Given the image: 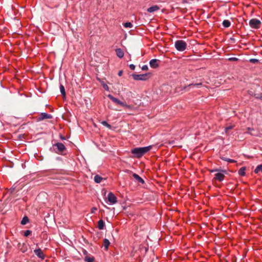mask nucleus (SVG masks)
Masks as SVG:
<instances>
[{
    "instance_id": "1",
    "label": "nucleus",
    "mask_w": 262,
    "mask_h": 262,
    "mask_svg": "<svg viewBox=\"0 0 262 262\" xmlns=\"http://www.w3.org/2000/svg\"><path fill=\"white\" fill-rule=\"evenodd\" d=\"M152 148L151 146H148L143 147H137L132 149V153L137 158H140L144 154L148 152Z\"/></svg>"
},
{
    "instance_id": "2",
    "label": "nucleus",
    "mask_w": 262,
    "mask_h": 262,
    "mask_svg": "<svg viewBox=\"0 0 262 262\" xmlns=\"http://www.w3.org/2000/svg\"><path fill=\"white\" fill-rule=\"evenodd\" d=\"M132 76L135 80L145 81L150 78V73H148L143 74H133Z\"/></svg>"
},
{
    "instance_id": "3",
    "label": "nucleus",
    "mask_w": 262,
    "mask_h": 262,
    "mask_svg": "<svg viewBox=\"0 0 262 262\" xmlns=\"http://www.w3.org/2000/svg\"><path fill=\"white\" fill-rule=\"evenodd\" d=\"M53 147H56L57 150H55V152L58 154L65 155L64 152L66 150V146L62 143L58 142L56 144H53Z\"/></svg>"
},
{
    "instance_id": "4",
    "label": "nucleus",
    "mask_w": 262,
    "mask_h": 262,
    "mask_svg": "<svg viewBox=\"0 0 262 262\" xmlns=\"http://www.w3.org/2000/svg\"><path fill=\"white\" fill-rule=\"evenodd\" d=\"M261 21L257 19H251L249 21V25L252 28L258 29L260 27Z\"/></svg>"
},
{
    "instance_id": "5",
    "label": "nucleus",
    "mask_w": 262,
    "mask_h": 262,
    "mask_svg": "<svg viewBox=\"0 0 262 262\" xmlns=\"http://www.w3.org/2000/svg\"><path fill=\"white\" fill-rule=\"evenodd\" d=\"M108 201L111 204H114L117 203V199L114 193L112 192H109L107 195Z\"/></svg>"
},
{
    "instance_id": "6",
    "label": "nucleus",
    "mask_w": 262,
    "mask_h": 262,
    "mask_svg": "<svg viewBox=\"0 0 262 262\" xmlns=\"http://www.w3.org/2000/svg\"><path fill=\"white\" fill-rule=\"evenodd\" d=\"M34 252L35 254V255L41 259L43 260L45 259V255L44 254L41 249L38 248L37 249H35L34 250Z\"/></svg>"
},
{
    "instance_id": "7",
    "label": "nucleus",
    "mask_w": 262,
    "mask_h": 262,
    "mask_svg": "<svg viewBox=\"0 0 262 262\" xmlns=\"http://www.w3.org/2000/svg\"><path fill=\"white\" fill-rule=\"evenodd\" d=\"M52 118V116L50 114H48L46 113H42L40 114L38 118H37V121H41L45 119H51Z\"/></svg>"
},
{
    "instance_id": "8",
    "label": "nucleus",
    "mask_w": 262,
    "mask_h": 262,
    "mask_svg": "<svg viewBox=\"0 0 262 262\" xmlns=\"http://www.w3.org/2000/svg\"><path fill=\"white\" fill-rule=\"evenodd\" d=\"M160 60L157 59H152L149 61L150 67L152 68H157L159 66Z\"/></svg>"
},
{
    "instance_id": "9",
    "label": "nucleus",
    "mask_w": 262,
    "mask_h": 262,
    "mask_svg": "<svg viewBox=\"0 0 262 262\" xmlns=\"http://www.w3.org/2000/svg\"><path fill=\"white\" fill-rule=\"evenodd\" d=\"M188 40L187 41L181 40V52L190 49V45H188Z\"/></svg>"
},
{
    "instance_id": "10",
    "label": "nucleus",
    "mask_w": 262,
    "mask_h": 262,
    "mask_svg": "<svg viewBox=\"0 0 262 262\" xmlns=\"http://www.w3.org/2000/svg\"><path fill=\"white\" fill-rule=\"evenodd\" d=\"M107 97L112 100L114 103H115L119 105H124V102L121 101L120 100H119L118 98H116L114 97L113 96H112L111 94L108 95Z\"/></svg>"
},
{
    "instance_id": "11",
    "label": "nucleus",
    "mask_w": 262,
    "mask_h": 262,
    "mask_svg": "<svg viewBox=\"0 0 262 262\" xmlns=\"http://www.w3.org/2000/svg\"><path fill=\"white\" fill-rule=\"evenodd\" d=\"M160 9V7L157 5H155L148 8L147 10L148 12L152 13L155 11H158Z\"/></svg>"
},
{
    "instance_id": "12",
    "label": "nucleus",
    "mask_w": 262,
    "mask_h": 262,
    "mask_svg": "<svg viewBox=\"0 0 262 262\" xmlns=\"http://www.w3.org/2000/svg\"><path fill=\"white\" fill-rule=\"evenodd\" d=\"M117 56L119 58H122L124 56V52L123 50L120 48L117 49L115 50Z\"/></svg>"
},
{
    "instance_id": "13",
    "label": "nucleus",
    "mask_w": 262,
    "mask_h": 262,
    "mask_svg": "<svg viewBox=\"0 0 262 262\" xmlns=\"http://www.w3.org/2000/svg\"><path fill=\"white\" fill-rule=\"evenodd\" d=\"M133 177L137 180V182L141 183V184H144V181L142 178H141L139 175L134 173L133 174Z\"/></svg>"
},
{
    "instance_id": "14",
    "label": "nucleus",
    "mask_w": 262,
    "mask_h": 262,
    "mask_svg": "<svg viewBox=\"0 0 262 262\" xmlns=\"http://www.w3.org/2000/svg\"><path fill=\"white\" fill-rule=\"evenodd\" d=\"M225 178L224 174L221 173H217L215 174V179L219 181H222Z\"/></svg>"
},
{
    "instance_id": "15",
    "label": "nucleus",
    "mask_w": 262,
    "mask_h": 262,
    "mask_svg": "<svg viewBox=\"0 0 262 262\" xmlns=\"http://www.w3.org/2000/svg\"><path fill=\"white\" fill-rule=\"evenodd\" d=\"M110 244V242L108 239L105 238L103 241V246L106 251L108 250V246Z\"/></svg>"
},
{
    "instance_id": "16",
    "label": "nucleus",
    "mask_w": 262,
    "mask_h": 262,
    "mask_svg": "<svg viewBox=\"0 0 262 262\" xmlns=\"http://www.w3.org/2000/svg\"><path fill=\"white\" fill-rule=\"evenodd\" d=\"M104 222L102 220H100L98 222V227L100 230H102L104 227Z\"/></svg>"
},
{
    "instance_id": "17",
    "label": "nucleus",
    "mask_w": 262,
    "mask_h": 262,
    "mask_svg": "<svg viewBox=\"0 0 262 262\" xmlns=\"http://www.w3.org/2000/svg\"><path fill=\"white\" fill-rule=\"evenodd\" d=\"M245 170H246L245 167H242V168H241L239 169L238 172L239 175H240L241 176H245L246 174Z\"/></svg>"
},
{
    "instance_id": "18",
    "label": "nucleus",
    "mask_w": 262,
    "mask_h": 262,
    "mask_svg": "<svg viewBox=\"0 0 262 262\" xmlns=\"http://www.w3.org/2000/svg\"><path fill=\"white\" fill-rule=\"evenodd\" d=\"M102 179L103 178L99 175H96L94 177V181L97 183H100Z\"/></svg>"
},
{
    "instance_id": "19",
    "label": "nucleus",
    "mask_w": 262,
    "mask_h": 262,
    "mask_svg": "<svg viewBox=\"0 0 262 262\" xmlns=\"http://www.w3.org/2000/svg\"><path fill=\"white\" fill-rule=\"evenodd\" d=\"M260 172L262 173V164H259L257 165L254 170V172L255 173H258Z\"/></svg>"
},
{
    "instance_id": "20",
    "label": "nucleus",
    "mask_w": 262,
    "mask_h": 262,
    "mask_svg": "<svg viewBox=\"0 0 262 262\" xmlns=\"http://www.w3.org/2000/svg\"><path fill=\"white\" fill-rule=\"evenodd\" d=\"M59 88L61 95L64 97L66 96V91L64 86L62 84H60Z\"/></svg>"
},
{
    "instance_id": "21",
    "label": "nucleus",
    "mask_w": 262,
    "mask_h": 262,
    "mask_svg": "<svg viewBox=\"0 0 262 262\" xmlns=\"http://www.w3.org/2000/svg\"><path fill=\"white\" fill-rule=\"evenodd\" d=\"M223 26L225 28H228L230 26L231 23L228 20H224L222 23Z\"/></svg>"
},
{
    "instance_id": "22",
    "label": "nucleus",
    "mask_w": 262,
    "mask_h": 262,
    "mask_svg": "<svg viewBox=\"0 0 262 262\" xmlns=\"http://www.w3.org/2000/svg\"><path fill=\"white\" fill-rule=\"evenodd\" d=\"M84 260L86 262H93L94 260V257H89L88 256H85L84 258Z\"/></svg>"
},
{
    "instance_id": "23",
    "label": "nucleus",
    "mask_w": 262,
    "mask_h": 262,
    "mask_svg": "<svg viewBox=\"0 0 262 262\" xmlns=\"http://www.w3.org/2000/svg\"><path fill=\"white\" fill-rule=\"evenodd\" d=\"M221 159L224 161H227L230 163H235L236 161L234 160L230 159L229 158H227L226 157H222L221 158Z\"/></svg>"
},
{
    "instance_id": "24",
    "label": "nucleus",
    "mask_w": 262,
    "mask_h": 262,
    "mask_svg": "<svg viewBox=\"0 0 262 262\" xmlns=\"http://www.w3.org/2000/svg\"><path fill=\"white\" fill-rule=\"evenodd\" d=\"M101 123L110 129L112 128V126L105 121H102Z\"/></svg>"
},
{
    "instance_id": "25",
    "label": "nucleus",
    "mask_w": 262,
    "mask_h": 262,
    "mask_svg": "<svg viewBox=\"0 0 262 262\" xmlns=\"http://www.w3.org/2000/svg\"><path fill=\"white\" fill-rule=\"evenodd\" d=\"M28 222H29L28 217L27 216H24L21 221V224L22 225H25Z\"/></svg>"
},
{
    "instance_id": "26",
    "label": "nucleus",
    "mask_w": 262,
    "mask_h": 262,
    "mask_svg": "<svg viewBox=\"0 0 262 262\" xmlns=\"http://www.w3.org/2000/svg\"><path fill=\"white\" fill-rule=\"evenodd\" d=\"M202 85V83H195V84H189L188 85H187V88H190V87H191V86H199L200 85ZM187 88V87L186 86H184V89H186Z\"/></svg>"
},
{
    "instance_id": "27",
    "label": "nucleus",
    "mask_w": 262,
    "mask_h": 262,
    "mask_svg": "<svg viewBox=\"0 0 262 262\" xmlns=\"http://www.w3.org/2000/svg\"><path fill=\"white\" fill-rule=\"evenodd\" d=\"M175 47L178 51H180V40H178L176 42Z\"/></svg>"
},
{
    "instance_id": "28",
    "label": "nucleus",
    "mask_w": 262,
    "mask_h": 262,
    "mask_svg": "<svg viewBox=\"0 0 262 262\" xmlns=\"http://www.w3.org/2000/svg\"><path fill=\"white\" fill-rule=\"evenodd\" d=\"M123 26L125 28H132L133 26V24L130 22H126V23H124Z\"/></svg>"
},
{
    "instance_id": "29",
    "label": "nucleus",
    "mask_w": 262,
    "mask_h": 262,
    "mask_svg": "<svg viewBox=\"0 0 262 262\" xmlns=\"http://www.w3.org/2000/svg\"><path fill=\"white\" fill-rule=\"evenodd\" d=\"M254 96L256 98L262 100V93H256Z\"/></svg>"
},
{
    "instance_id": "30",
    "label": "nucleus",
    "mask_w": 262,
    "mask_h": 262,
    "mask_svg": "<svg viewBox=\"0 0 262 262\" xmlns=\"http://www.w3.org/2000/svg\"><path fill=\"white\" fill-rule=\"evenodd\" d=\"M183 3V4H184V8H182L181 7V12H186V11L185 10L187 9V7H186V6L185 5V4H187V3H186V1H184Z\"/></svg>"
},
{
    "instance_id": "31",
    "label": "nucleus",
    "mask_w": 262,
    "mask_h": 262,
    "mask_svg": "<svg viewBox=\"0 0 262 262\" xmlns=\"http://www.w3.org/2000/svg\"><path fill=\"white\" fill-rule=\"evenodd\" d=\"M31 233V231L30 230H26L24 232V236H28Z\"/></svg>"
},
{
    "instance_id": "32",
    "label": "nucleus",
    "mask_w": 262,
    "mask_h": 262,
    "mask_svg": "<svg viewBox=\"0 0 262 262\" xmlns=\"http://www.w3.org/2000/svg\"><path fill=\"white\" fill-rule=\"evenodd\" d=\"M233 125H230L225 128V132L226 133H227V132L230 129H232L233 128Z\"/></svg>"
},
{
    "instance_id": "33",
    "label": "nucleus",
    "mask_w": 262,
    "mask_h": 262,
    "mask_svg": "<svg viewBox=\"0 0 262 262\" xmlns=\"http://www.w3.org/2000/svg\"><path fill=\"white\" fill-rule=\"evenodd\" d=\"M250 62L253 63H256L258 62V60L257 59L252 58L250 59Z\"/></svg>"
},
{
    "instance_id": "34",
    "label": "nucleus",
    "mask_w": 262,
    "mask_h": 262,
    "mask_svg": "<svg viewBox=\"0 0 262 262\" xmlns=\"http://www.w3.org/2000/svg\"><path fill=\"white\" fill-rule=\"evenodd\" d=\"M121 106H124L128 109H131L132 108V106L131 105H127L125 103H124V105H121Z\"/></svg>"
},
{
    "instance_id": "35",
    "label": "nucleus",
    "mask_w": 262,
    "mask_h": 262,
    "mask_svg": "<svg viewBox=\"0 0 262 262\" xmlns=\"http://www.w3.org/2000/svg\"><path fill=\"white\" fill-rule=\"evenodd\" d=\"M148 69V66L147 65H144L142 67V70L144 71H147Z\"/></svg>"
},
{
    "instance_id": "36",
    "label": "nucleus",
    "mask_w": 262,
    "mask_h": 262,
    "mask_svg": "<svg viewBox=\"0 0 262 262\" xmlns=\"http://www.w3.org/2000/svg\"><path fill=\"white\" fill-rule=\"evenodd\" d=\"M97 210V208L96 207H93L91 209V213H95V212Z\"/></svg>"
},
{
    "instance_id": "37",
    "label": "nucleus",
    "mask_w": 262,
    "mask_h": 262,
    "mask_svg": "<svg viewBox=\"0 0 262 262\" xmlns=\"http://www.w3.org/2000/svg\"><path fill=\"white\" fill-rule=\"evenodd\" d=\"M129 68L131 70H134L135 69V66L133 64H131L129 65Z\"/></svg>"
},
{
    "instance_id": "38",
    "label": "nucleus",
    "mask_w": 262,
    "mask_h": 262,
    "mask_svg": "<svg viewBox=\"0 0 262 262\" xmlns=\"http://www.w3.org/2000/svg\"><path fill=\"white\" fill-rule=\"evenodd\" d=\"M229 60L230 61H237L238 60V59L235 57H232V58H230L229 59Z\"/></svg>"
},
{
    "instance_id": "39",
    "label": "nucleus",
    "mask_w": 262,
    "mask_h": 262,
    "mask_svg": "<svg viewBox=\"0 0 262 262\" xmlns=\"http://www.w3.org/2000/svg\"><path fill=\"white\" fill-rule=\"evenodd\" d=\"M103 86L105 90H108V86L106 84H103Z\"/></svg>"
},
{
    "instance_id": "40",
    "label": "nucleus",
    "mask_w": 262,
    "mask_h": 262,
    "mask_svg": "<svg viewBox=\"0 0 262 262\" xmlns=\"http://www.w3.org/2000/svg\"><path fill=\"white\" fill-rule=\"evenodd\" d=\"M82 252H83V253L84 255H85L86 256H88L87 255H88V252H87V251L86 250L83 249Z\"/></svg>"
},
{
    "instance_id": "41",
    "label": "nucleus",
    "mask_w": 262,
    "mask_h": 262,
    "mask_svg": "<svg viewBox=\"0 0 262 262\" xmlns=\"http://www.w3.org/2000/svg\"><path fill=\"white\" fill-rule=\"evenodd\" d=\"M122 74H123V71L121 70L119 72H118V75L119 76H121L122 75Z\"/></svg>"
},
{
    "instance_id": "42",
    "label": "nucleus",
    "mask_w": 262,
    "mask_h": 262,
    "mask_svg": "<svg viewBox=\"0 0 262 262\" xmlns=\"http://www.w3.org/2000/svg\"><path fill=\"white\" fill-rule=\"evenodd\" d=\"M60 139H61V140H66V138H65V137H64V136H62V135H60Z\"/></svg>"
},
{
    "instance_id": "43",
    "label": "nucleus",
    "mask_w": 262,
    "mask_h": 262,
    "mask_svg": "<svg viewBox=\"0 0 262 262\" xmlns=\"http://www.w3.org/2000/svg\"><path fill=\"white\" fill-rule=\"evenodd\" d=\"M218 171V170H217V169H215V170H211V172H214V171Z\"/></svg>"
},
{
    "instance_id": "44",
    "label": "nucleus",
    "mask_w": 262,
    "mask_h": 262,
    "mask_svg": "<svg viewBox=\"0 0 262 262\" xmlns=\"http://www.w3.org/2000/svg\"><path fill=\"white\" fill-rule=\"evenodd\" d=\"M249 130H253V129H250V128H248Z\"/></svg>"
}]
</instances>
